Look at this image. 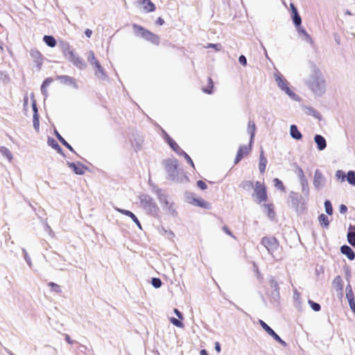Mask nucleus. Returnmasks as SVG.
<instances>
[{"mask_svg": "<svg viewBox=\"0 0 355 355\" xmlns=\"http://www.w3.org/2000/svg\"><path fill=\"white\" fill-rule=\"evenodd\" d=\"M346 179L348 183L352 186H355V173L353 171H349L346 175Z\"/></svg>", "mask_w": 355, "mask_h": 355, "instance_id": "nucleus-35", "label": "nucleus"}, {"mask_svg": "<svg viewBox=\"0 0 355 355\" xmlns=\"http://www.w3.org/2000/svg\"><path fill=\"white\" fill-rule=\"evenodd\" d=\"M53 82V79L51 78H46L42 83V86L44 87H47L50 85V84Z\"/></svg>", "mask_w": 355, "mask_h": 355, "instance_id": "nucleus-59", "label": "nucleus"}, {"mask_svg": "<svg viewBox=\"0 0 355 355\" xmlns=\"http://www.w3.org/2000/svg\"><path fill=\"white\" fill-rule=\"evenodd\" d=\"M0 153L2 155V156L6 157L9 162H11L12 160L13 157H12V153L8 148H6L5 146H1L0 147Z\"/></svg>", "mask_w": 355, "mask_h": 355, "instance_id": "nucleus-30", "label": "nucleus"}, {"mask_svg": "<svg viewBox=\"0 0 355 355\" xmlns=\"http://www.w3.org/2000/svg\"><path fill=\"white\" fill-rule=\"evenodd\" d=\"M274 186L277 188L278 189H280L282 191H284L285 187L282 183V182L279 180L278 178H275L273 180Z\"/></svg>", "mask_w": 355, "mask_h": 355, "instance_id": "nucleus-40", "label": "nucleus"}, {"mask_svg": "<svg viewBox=\"0 0 355 355\" xmlns=\"http://www.w3.org/2000/svg\"><path fill=\"white\" fill-rule=\"evenodd\" d=\"M31 102H32V108L33 110V116L38 115L37 107L36 105V101L34 98V94H31Z\"/></svg>", "mask_w": 355, "mask_h": 355, "instance_id": "nucleus-43", "label": "nucleus"}, {"mask_svg": "<svg viewBox=\"0 0 355 355\" xmlns=\"http://www.w3.org/2000/svg\"><path fill=\"white\" fill-rule=\"evenodd\" d=\"M139 3L143 6V9L146 12H153L155 10V4L150 0H139Z\"/></svg>", "mask_w": 355, "mask_h": 355, "instance_id": "nucleus-25", "label": "nucleus"}, {"mask_svg": "<svg viewBox=\"0 0 355 355\" xmlns=\"http://www.w3.org/2000/svg\"><path fill=\"white\" fill-rule=\"evenodd\" d=\"M47 144L53 149L56 150L58 153H61L62 148L54 139L49 137L47 140Z\"/></svg>", "mask_w": 355, "mask_h": 355, "instance_id": "nucleus-33", "label": "nucleus"}, {"mask_svg": "<svg viewBox=\"0 0 355 355\" xmlns=\"http://www.w3.org/2000/svg\"><path fill=\"white\" fill-rule=\"evenodd\" d=\"M251 146L249 144V146H241L237 152L236 157L235 158V164H237L245 155H248V153L251 150Z\"/></svg>", "mask_w": 355, "mask_h": 355, "instance_id": "nucleus-19", "label": "nucleus"}, {"mask_svg": "<svg viewBox=\"0 0 355 355\" xmlns=\"http://www.w3.org/2000/svg\"><path fill=\"white\" fill-rule=\"evenodd\" d=\"M348 242L355 248V232H349L347 234Z\"/></svg>", "mask_w": 355, "mask_h": 355, "instance_id": "nucleus-44", "label": "nucleus"}, {"mask_svg": "<svg viewBox=\"0 0 355 355\" xmlns=\"http://www.w3.org/2000/svg\"><path fill=\"white\" fill-rule=\"evenodd\" d=\"M266 209H267V214L270 218H273L275 216V212L273 211L271 205H264Z\"/></svg>", "mask_w": 355, "mask_h": 355, "instance_id": "nucleus-48", "label": "nucleus"}, {"mask_svg": "<svg viewBox=\"0 0 355 355\" xmlns=\"http://www.w3.org/2000/svg\"><path fill=\"white\" fill-rule=\"evenodd\" d=\"M67 166L77 175H83L85 173V166L80 162H67Z\"/></svg>", "mask_w": 355, "mask_h": 355, "instance_id": "nucleus-20", "label": "nucleus"}, {"mask_svg": "<svg viewBox=\"0 0 355 355\" xmlns=\"http://www.w3.org/2000/svg\"><path fill=\"white\" fill-rule=\"evenodd\" d=\"M304 110L306 114L312 115L315 116V118H318L319 113L313 107H305L304 108Z\"/></svg>", "mask_w": 355, "mask_h": 355, "instance_id": "nucleus-37", "label": "nucleus"}, {"mask_svg": "<svg viewBox=\"0 0 355 355\" xmlns=\"http://www.w3.org/2000/svg\"><path fill=\"white\" fill-rule=\"evenodd\" d=\"M206 47L207 48H213L216 51H220L222 49V46L220 44H209Z\"/></svg>", "mask_w": 355, "mask_h": 355, "instance_id": "nucleus-54", "label": "nucleus"}, {"mask_svg": "<svg viewBox=\"0 0 355 355\" xmlns=\"http://www.w3.org/2000/svg\"><path fill=\"white\" fill-rule=\"evenodd\" d=\"M31 56L36 64L38 69L41 68L43 63V56L41 53L37 49H31L30 52Z\"/></svg>", "mask_w": 355, "mask_h": 355, "instance_id": "nucleus-16", "label": "nucleus"}, {"mask_svg": "<svg viewBox=\"0 0 355 355\" xmlns=\"http://www.w3.org/2000/svg\"><path fill=\"white\" fill-rule=\"evenodd\" d=\"M170 321H171V322L173 325H175V326H176V327H178L182 328V327H184L183 323H182L181 321H180L179 320L176 319V318H171L170 319Z\"/></svg>", "mask_w": 355, "mask_h": 355, "instance_id": "nucleus-52", "label": "nucleus"}, {"mask_svg": "<svg viewBox=\"0 0 355 355\" xmlns=\"http://www.w3.org/2000/svg\"><path fill=\"white\" fill-rule=\"evenodd\" d=\"M340 213L345 214L347 211V207L345 205H341L339 207Z\"/></svg>", "mask_w": 355, "mask_h": 355, "instance_id": "nucleus-61", "label": "nucleus"}, {"mask_svg": "<svg viewBox=\"0 0 355 355\" xmlns=\"http://www.w3.org/2000/svg\"><path fill=\"white\" fill-rule=\"evenodd\" d=\"M165 170L167 173L168 179L175 182H181L178 177V160L169 159L165 161Z\"/></svg>", "mask_w": 355, "mask_h": 355, "instance_id": "nucleus-6", "label": "nucleus"}, {"mask_svg": "<svg viewBox=\"0 0 355 355\" xmlns=\"http://www.w3.org/2000/svg\"><path fill=\"white\" fill-rule=\"evenodd\" d=\"M22 252H23L24 259H25L26 263L28 265L29 267H31L32 261H31V257L28 256L26 250L24 248L22 249Z\"/></svg>", "mask_w": 355, "mask_h": 355, "instance_id": "nucleus-49", "label": "nucleus"}, {"mask_svg": "<svg viewBox=\"0 0 355 355\" xmlns=\"http://www.w3.org/2000/svg\"><path fill=\"white\" fill-rule=\"evenodd\" d=\"M69 60L80 69H84L86 67L85 61L76 54H74L71 58H69Z\"/></svg>", "mask_w": 355, "mask_h": 355, "instance_id": "nucleus-23", "label": "nucleus"}, {"mask_svg": "<svg viewBox=\"0 0 355 355\" xmlns=\"http://www.w3.org/2000/svg\"><path fill=\"white\" fill-rule=\"evenodd\" d=\"M261 243L266 248L268 253L272 255L279 247L277 241L273 237H263L262 238Z\"/></svg>", "mask_w": 355, "mask_h": 355, "instance_id": "nucleus-9", "label": "nucleus"}, {"mask_svg": "<svg viewBox=\"0 0 355 355\" xmlns=\"http://www.w3.org/2000/svg\"><path fill=\"white\" fill-rule=\"evenodd\" d=\"M56 79L58 80H59L62 84L71 85L75 89L78 88V85L76 82V80L71 76H65V75L64 76H58Z\"/></svg>", "mask_w": 355, "mask_h": 355, "instance_id": "nucleus-17", "label": "nucleus"}, {"mask_svg": "<svg viewBox=\"0 0 355 355\" xmlns=\"http://www.w3.org/2000/svg\"><path fill=\"white\" fill-rule=\"evenodd\" d=\"M300 184L302 186V191L305 195H308L309 192V184L306 179L300 181Z\"/></svg>", "mask_w": 355, "mask_h": 355, "instance_id": "nucleus-36", "label": "nucleus"}, {"mask_svg": "<svg viewBox=\"0 0 355 355\" xmlns=\"http://www.w3.org/2000/svg\"><path fill=\"white\" fill-rule=\"evenodd\" d=\"M87 61L96 69L95 75L98 78L101 80H105L107 78V75L103 68L101 67L99 62L96 60L94 52L92 51H90L89 53Z\"/></svg>", "mask_w": 355, "mask_h": 355, "instance_id": "nucleus-7", "label": "nucleus"}, {"mask_svg": "<svg viewBox=\"0 0 355 355\" xmlns=\"http://www.w3.org/2000/svg\"><path fill=\"white\" fill-rule=\"evenodd\" d=\"M326 180L319 170H315L313 177V185L318 190L324 187Z\"/></svg>", "mask_w": 355, "mask_h": 355, "instance_id": "nucleus-12", "label": "nucleus"}, {"mask_svg": "<svg viewBox=\"0 0 355 355\" xmlns=\"http://www.w3.org/2000/svg\"><path fill=\"white\" fill-rule=\"evenodd\" d=\"M304 83L315 97H321L327 91V82L321 70L315 64H310Z\"/></svg>", "mask_w": 355, "mask_h": 355, "instance_id": "nucleus-1", "label": "nucleus"}, {"mask_svg": "<svg viewBox=\"0 0 355 355\" xmlns=\"http://www.w3.org/2000/svg\"><path fill=\"white\" fill-rule=\"evenodd\" d=\"M215 349L218 353H220L221 351L220 345L218 342L215 343Z\"/></svg>", "mask_w": 355, "mask_h": 355, "instance_id": "nucleus-64", "label": "nucleus"}, {"mask_svg": "<svg viewBox=\"0 0 355 355\" xmlns=\"http://www.w3.org/2000/svg\"><path fill=\"white\" fill-rule=\"evenodd\" d=\"M340 252L343 254H345L349 260H354L355 258L354 252L348 245H343L340 248Z\"/></svg>", "mask_w": 355, "mask_h": 355, "instance_id": "nucleus-26", "label": "nucleus"}, {"mask_svg": "<svg viewBox=\"0 0 355 355\" xmlns=\"http://www.w3.org/2000/svg\"><path fill=\"white\" fill-rule=\"evenodd\" d=\"M349 306L351 309L355 312V302L354 301V299L348 300Z\"/></svg>", "mask_w": 355, "mask_h": 355, "instance_id": "nucleus-62", "label": "nucleus"}, {"mask_svg": "<svg viewBox=\"0 0 355 355\" xmlns=\"http://www.w3.org/2000/svg\"><path fill=\"white\" fill-rule=\"evenodd\" d=\"M259 324L264 331L282 346L286 347V343L264 321L259 320Z\"/></svg>", "mask_w": 355, "mask_h": 355, "instance_id": "nucleus-11", "label": "nucleus"}, {"mask_svg": "<svg viewBox=\"0 0 355 355\" xmlns=\"http://www.w3.org/2000/svg\"><path fill=\"white\" fill-rule=\"evenodd\" d=\"M174 313L178 316V318H180V320L183 319V315L178 309H174Z\"/></svg>", "mask_w": 355, "mask_h": 355, "instance_id": "nucleus-63", "label": "nucleus"}, {"mask_svg": "<svg viewBox=\"0 0 355 355\" xmlns=\"http://www.w3.org/2000/svg\"><path fill=\"white\" fill-rule=\"evenodd\" d=\"M138 198L139 207L147 214L153 217L159 216L160 209L153 198L148 194L141 193L138 196Z\"/></svg>", "mask_w": 355, "mask_h": 355, "instance_id": "nucleus-3", "label": "nucleus"}, {"mask_svg": "<svg viewBox=\"0 0 355 355\" xmlns=\"http://www.w3.org/2000/svg\"><path fill=\"white\" fill-rule=\"evenodd\" d=\"M132 28L136 35L141 37L155 45L159 44V37L157 35L137 24H133Z\"/></svg>", "mask_w": 355, "mask_h": 355, "instance_id": "nucleus-5", "label": "nucleus"}, {"mask_svg": "<svg viewBox=\"0 0 355 355\" xmlns=\"http://www.w3.org/2000/svg\"><path fill=\"white\" fill-rule=\"evenodd\" d=\"M267 162L268 160L266 157L264 156L263 151L261 150L259 164V169L261 173H263L265 172Z\"/></svg>", "mask_w": 355, "mask_h": 355, "instance_id": "nucleus-28", "label": "nucleus"}, {"mask_svg": "<svg viewBox=\"0 0 355 355\" xmlns=\"http://www.w3.org/2000/svg\"><path fill=\"white\" fill-rule=\"evenodd\" d=\"M297 31L298 35L300 36L302 40L309 44H313V40L311 37L310 35L305 31L304 28L300 26H297Z\"/></svg>", "mask_w": 355, "mask_h": 355, "instance_id": "nucleus-22", "label": "nucleus"}, {"mask_svg": "<svg viewBox=\"0 0 355 355\" xmlns=\"http://www.w3.org/2000/svg\"><path fill=\"white\" fill-rule=\"evenodd\" d=\"M155 193L163 211L168 216L176 217L178 216L176 206L170 196L159 189L155 191Z\"/></svg>", "mask_w": 355, "mask_h": 355, "instance_id": "nucleus-2", "label": "nucleus"}, {"mask_svg": "<svg viewBox=\"0 0 355 355\" xmlns=\"http://www.w3.org/2000/svg\"><path fill=\"white\" fill-rule=\"evenodd\" d=\"M325 211L327 214L331 215L333 214V208L331 203L329 200H327L324 202Z\"/></svg>", "mask_w": 355, "mask_h": 355, "instance_id": "nucleus-39", "label": "nucleus"}, {"mask_svg": "<svg viewBox=\"0 0 355 355\" xmlns=\"http://www.w3.org/2000/svg\"><path fill=\"white\" fill-rule=\"evenodd\" d=\"M254 195L259 202H264L267 199L266 189L260 182H256L255 183Z\"/></svg>", "mask_w": 355, "mask_h": 355, "instance_id": "nucleus-10", "label": "nucleus"}, {"mask_svg": "<svg viewBox=\"0 0 355 355\" xmlns=\"http://www.w3.org/2000/svg\"><path fill=\"white\" fill-rule=\"evenodd\" d=\"M33 123L34 128L35 129V130L37 132H38L39 128H40V121H39V116L38 115L33 116Z\"/></svg>", "mask_w": 355, "mask_h": 355, "instance_id": "nucleus-51", "label": "nucleus"}, {"mask_svg": "<svg viewBox=\"0 0 355 355\" xmlns=\"http://www.w3.org/2000/svg\"><path fill=\"white\" fill-rule=\"evenodd\" d=\"M54 133L56 136V137L58 138V139L64 146H66L69 150H70L71 151L73 152V148L71 147V146L67 143L65 139L60 135V133L56 130H55L54 131Z\"/></svg>", "mask_w": 355, "mask_h": 355, "instance_id": "nucleus-34", "label": "nucleus"}, {"mask_svg": "<svg viewBox=\"0 0 355 355\" xmlns=\"http://www.w3.org/2000/svg\"><path fill=\"white\" fill-rule=\"evenodd\" d=\"M131 146L135 152L141 150L144 139L141 137H135L131 140Z\"/></svg>", "mask_w": 355, "mask_h": 355, "instance_id": "nucleus-24", "label": "nucleus"}, {"mask_svg": "<svg viewBox=\"0 0 355 355\" xmlns=\"http://www.w3.org/2000/svg\"><path fill=\"white\" fill-rule=\"evenodd\" d=\"M290 8L291 10V18H292L294 25L296 27L300 26L302 24V19L297 12V8L294 6V4L292 3L290 4Z\"/></svg>", "mask_w": 355, "mask_h": 355, "instance_id": "nucleus-18", "label": "nucleus"}, {"mask_svg": "<svg viewBox=\"0 0 355 355\" xmlns=\"http://www.w3.org/2000/svg\"><path fill=\"white\" fill-rule=\"evenodd\" d=\"M314 142L317 145V148L318 150L322 151L324 150L327 147V141L324 137L320 135H315L314 136Z\"/></svg>", "mask_w": 355, "mask_h": 355, "instance_id": "nucleus-21", "label": "nucleus"}, {"mask_svg": "<svg viewBox=\"0 0 355 355\" xmlns=\"http://www.w3.org/2000/svg\"><path fill=\"white\" fill-rule=\"evenodd\" d=\"M114 209L116 211L130 217L131 218V220L136 224V225L140 230L142 229L141 225L139 220H138L137 217L135 215V214H133L132 211H130L129 210L123 209L121 208H119V207H115Z\"/></svg>", "mask_w": 355, "mask_h": 355, "instance_id": "nucleus-15", "label": "nucleus"}, {"mask_svg": "<svg viewBox=\"0 0 355 355\" xmlns=\"http://www.w3.org/2000/svg\"><path fill=\"white\" fill-rule=\"evenodd\" d=\"M290 135L292 138L297 140H300L302 137L301 132L298 130L297 127L295 125H291Z\"/></svg>", "mask_w": 355, "mask_h": 355, "instance_id": "nucleus-29", "label": "nucleus"}, {"mask_svg": "<svg viewBox=\"0 0 355 355\" xmlns=\"http://www.w3.org/2000/svg\"><path fill=\"white\" fill-rule=\"evenodd\" d=\"M197 185L202 190H205V189H206L207 188V186L206 183L204 182L202 180H198L197 182Z\"/></svg>", "mask_w": 355, "mask_h": 355, "instance_id": "nucleus-57", "label": "nucleus"}, {"mask_svg": "<svg viewBox=\"0 0 355 355\" xmlns=\"http://www.w3.org/2000/svg\"><path fill=\"white\" fill-rule=\"evenodd\" d=\"M346 297H347V300H352L354 299V295H353V293H352V288H351V286L349 285H348L346 288Z\"/></svg>", "mask_w": 355, "mask_h": 355, "instance_id": "nucleus-53", "label": "nucleus"}, {"mask_svg": "<svg viewBox=\"0 0 355 355\" xmlns=\"http://www.w3.org/2000/svg\"><path fill=\"white\" fill-rule=\"evenodd\" d=\"M239 62L240 64H241L243 66H245L247 64L246 58L243 55H241L239 56Z\"/></svg>", "mask_w": 355, "mask_h": 355, "instance_id": "nucleus-58", "label": "nucleus"}, {"mask_svg": "<svg viewBox=\"0 0 355 355\" xmlns=\"http://www.w3.org/2000/svg\"><path fill=\"white\" fill-rule=\"evenodd\" d=\"M333 284L337 288L338 290L340 291L343 290L342 279L340 276H337L334 279Z\"/></svg>", "mask_w": 355, "mask_h": 355, "instance_id": "nucleus-38", "label": "nucleus"}, {"mask_svg": "<svg viewBox=\"0 0 355 355\" xmlns=\"http://www.w3.org/2000/svg\"><path fill=\"white\" fill-rule=\"evenodd\" d=\"M164 138L170 147L179 155L183 153V150L178 146V144L169 137V135L163 130Z\"/></svg>", "mask_w": 355, "mask_h": 355, "instance_id": "nucleus-13", "label": "nucleus"}, {"mask_svg": "<svg viewBox=\"0 0 355 355\" xmlns=\"http://www.w3.org/2000/svg\"><path fill=\"white\" fill-rule=\"evenodd\" d=\"M336 178L338 179V180H340L341 182H343L345 181V178H346V175L345 174V173L341 171V170H338L336 172Z\"/></svg>", "mask_w": 355, "mask_h": 355, "instance_id": "nucleus-45", "label": "nucleus"}, {"mask_svg": "<svg viewBox=\"0 0 355 355\" xmlns=\"http://www.w3.org/2000/svg\"><path fill=\"white\" fill-rule=\"evenodd\" d=\"M28 109V97L27 95H25L24 97V110L27 112Z\"/></svg>", "mask_w": 355, "mask_h": 355, "instance_id": "nucleus-56", "label": "nucleus"}, {"mask_svg": "<svg viewBox=\"0 0 355 355\" xmlns=\"http://www.w3.org/2000/svg\"><path fill=\"white\" fill-rule=\"evenodd\" d=\"M223 230L227 234L230 235V236H232L234 239H236V237L232 234V233L231 232V231L229 230V228L227 226H223Z\"/></svg>", "mask_w": 355, "mask_h": 355, "instance_id": "nucleus-60", "label": "nucleus"}, {"mask_svg": "<svg viewBox=\"0 0 355 355\" xmlns=\"http://www.w3.org/2000/svg\"><path fill=\"white\" fill-rule=\"evenodd\" d=\"M180 155H183L184 157L185 158V159L189 163V164L193 167L194 168V164L191 159V158L189 156L188 154H187L184 151H183V153Z\"/></svg>", "mask_w": 355, "mask_h": 355, "instance_id": "nucleus-55", "label": "nucleus"}, {"mask_svg": "<svg viewBox=\"0 0 355 355\" xmlns=\"http://www.w3.org/2000/svg\"><path fill=\"white\" fill-rule=\"evenodd\" d=\"M152 285L155 288H158L162 286V281L159 278L153 277L151 280Z\"/></svg>", "mask_w": 355, "mask_h": 355, "instance_id": "nucleus-46", "label": "nucleus"}, {"mask_svg": "<svg viewBox=\"0 0 355 355\" xmlns=\"http://www.w3.org/2000/svg\"><path fill=\"white\" fill-rule=\"evenodd\" d=\"M311 309L315 311H319L320 310V305L318 303L314 302L312 300H309Z\"/></svg>", "mask_w": 355, "mask_h": 355, "instance_id": "nucleus-50", "label": "nucleus"}, {"mask_svg": "<svg viewBox=\"0 0 355 355\" xmlns=\"http://www.w3.org/2000/svg\"><path fill=\"white\" fill-rule=\"evenodd\" d=\"M296 174H297V178H298L300 181L306 179L302 168L301 167L298 166L296 168Z\"/></svg>", "mask_w": 355, "mask_h": 355, "instance_id": "nucleus-42", "label": "nucleus"}, {"mask_svg": "<svg viewBox=\"0 0 355 355\" xmlns=\"http://www.w3.org/2000/svg\"><path fill=\"white\" fill-rule=\"evenodd\" d=\"M49 286L51 287L52 291L55 293H60L62 292L60 286L55 283L50 282L49 283Z\"/></svg>", "mask_w": 355, "mask_h": 355, "instance_id": "nucleus-41", "label": "nucleus"}, {"mask_svg": "<svg viewBox=\"0 0 355 355\" xmlns=\"http://www.w3.org/2000/svg\"><path fill=\"white\" fill-rule=\"evenodd\" d=\"M318 221H319L320 225L322 227L328 228L329 225V220L328 217L325 214H320L318 217Z\"/></svg>", "mask_w": 355, "mask_h": 355, "instance_id": "nucleus-32", "label": "nucleus"}, {"mask_svg": "<svg viewBox=\"0 0 355 355\" xmlns=\"http://www.w3.org/2000/svg\"><path fill=\"white\" fill-rule=\"evenodd\" d=\"M247 131H248V134L250 135V145L252 146V144L254 141V138L255 132H256V125L253 121H250L248 122Z\"/></svg>", "mask_w": 355, "mask_h": 355, "instance_id": "nucleus-27", "label": "nucleus"}, {"mask_svg": "<svg viewBox=\"0 0 355 355\" xmlns=\"http://www.w3.org/2000/svg\"><path fill=\"white\" fill-rule=\"evenodd\" d=\"M43 41L46 43V44L50 47H55L56 45L55 39L51 35H44L43 37Z\"/></svg>", "mask_w": 355, "mask_h": 355, "instance_id": "nucleus-31", "label": "nucleus"}, {"mask_svg": "<svg viewBox=\"0 0 355 355\" xmlns=\"http://www.w3.org/2000/svg\"><path fill=\"white\" fill-rule=\"evenodd\" d=\"M208 81H209V86H208L207 88L203 89V92L205 93L211 94L212 93V89H213V87H214L213 82H212V80L210 78H209Z\"/></svg>", "mask_w": 355, "mask_h": 355, "instance_id": "nucleus-47", "label": "nucleus"}, {"mask_svg": "<svg viewBox=\"0 0 355 355\" xmlns=\"http://www.w3.org/2000/svg\"><path fill=\"white\" fill-rule=\"evenodd\" d=\"M275 82L279 88L284 92L291 99L300 101V97L291 90L289 83L284 78L282 74L278 71L274 73Z\"/></svg>", "mask_w": 355, "mask_h": 355, "instance_id": "nucleus-4", "label": "nucleus"}, {"mask_svg": "<svg viewBox=\"0 0 355 355\" xmlns=\"http://www.w3.org/2000/svg\"><path fill=\"white\" fill-rule=\"evenodd\" d=\"M187 201L189 204L200 207L206 209H210L211 207V204L202 199V198L196 196L193 193H189L187 196Z\"/></svg>", "mask_w": 355, "mask_h": 355, "instance_id": "nucleus-8", "label": "nucleus"}, {"mask_svg": "<svg viewBox=\"0 0 355 355\" xmlns=\"http://www.w3.org/2000/svg\"><path fill=\"white\" fill-rule=\"evenodd\" d=\"M60 48L64 55V56L69 60V58L73 57L75 54L73 49L69 45V43L65 42H62L60 43Z\"/></svg>", "mask_w": 355, "mask_h": 355, "instance_id": "nucleus-14", "label": "nucleus"}]
</instances>
